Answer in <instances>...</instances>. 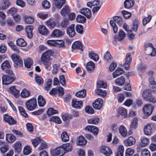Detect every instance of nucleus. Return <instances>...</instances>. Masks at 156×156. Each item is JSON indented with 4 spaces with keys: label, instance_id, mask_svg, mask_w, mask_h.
<instances>
[{
    "label": "nucleus",
    "instance_id": "nucleus-1",
    "mask_svg": "<svg viewBox=\"0 0 156 156\" xmlns=\"http://www.w3.org/2000/svg\"><path fill=\"white\" fill-rule=\"evenodd\" d=\"M53 54V51L49 50L44 52L41 56V62L45 68L48 70H50L51 69L50 66L51 65V61L52 59L50 57Z\"/></svg>",
    "mask_w": 156,
    "mask_h": 156
},
{
    "label": "nucleus",
    "instance_id": "nucleus-2",
    "mask_svg": "<svg viewBox=\"0 0 156 156\" xmlns=\"http://www.w3.org/2000/svg\"><path fill=\"white\" fill-rule=\"evenodd\" d=\"M142 96L144 99L146 101L155 103L156 100L152 95L151 90L146 89L144 90L142 93Z\"/></svg>",
    "mask_w": 156,
    "mask_h": 156
},
{
    "label": "nucleus",
    "instance_id": "nucleus-3",
    "mask_svg": "<svg viewBox=\"0 0 156 156\" xmlns=\"http://www.w3.org/2000/svg\"><path fill=\"white\" fill-rule=\"evenodd\" d=\"M25 105L28 110H34L37 107L36 99L35 98L30 99L26 101Z\"/></svg>",
    "mask_w": 156,
    "mask_h": 156
},
{
    "label": "nucleus",
    "instance_id": "nucleus-4",
    "mask_svg": "<svg viewBox=\"0 0 156 156\" xmlns=\"http://www.w3.org/2000/svg\"><path fill=\"white\" fill-rule=\"evenodd\" d=\"M11 57L14 62V66L15 67L17 68L23 65L22 60L18 55L13 54L11 55Z\"/></svg>",
    "mask_w": 156,
    "mask_h": 156
},
{
    "label": "nucleus",
    "instance_id": "nucleus-5",
    "mask_svg": "<svg viewBox=\"0 0 156 156\" xmlns=\"http://www.w3.org/2000/svg\"><path fill=\"white\" fill-rule=\"evenodd\" d=\"M2 83L3 84L8 85L11 84L15 80V76L4 75L2 77Z\"/></svg>",
    "mask_w": 156,
    "mask_h": 156
},
{
    "label": "nucleus",
    "instance_id": "nucleus-6",
    "mask_svg": "<svg viewBox=\"0 0 156 156\" xmlns=\"http://www.w3.org/2000/svg\"><path fill=\"white\" fill-rule=\"evenodd\" d=\"M154 108L153 106L150 104H147L144 107L143 111L144 114L146 115L145 117H144V118H146L151 114Z\"/></svg>",
    "mask_w": 156,
    "mask_h": 156
},
{
    "label": "nucleus",
    "instance_id": "nucleus-7",
    "mask_svg": "<svg viewBox=\"0 0 156 156\" xmlns=\"http://www.w3.org/2000/svg\"><path fill=\"white\" fill-rule=\"evenodd\" d=\"M3 119L5 122L9 125H14L16 123V121L12 117L7 114L4 115Z\"/></svg>",
    "mask_w": 156,
    "mask_h": 156
},
{
    "label": "nucleus",
    "instance_id": "nucleus-8",
    "mask_svg": "<svg viewBox=\"0 0 156 156\" xmlns=\"http://www.w3.org/2000/svg\"><path fill=\"white\" fill-rule=\"evenodd\" d=\"M65 154V152L62 146L56 148L51 152L53 156H63Z\"/></svg>",
    "mask_w": 156,
    "mask_h": 156
},
{
    "label": "nucleus",
    "instance_id": "nucleus-9",
    "mask_svg": "<svg viewBox=\"0 0 156 156\" xmlns=\"http://www.w3.org/2000/svg\"><path fill=\"white\" fill-rule=\"evenodd\" d=\"M47 44L52 46H57L59 44V46L62 47L64 46V42L63 41H58L53 40H49L47 41Z\"/></svg>",
    "mask_w": 156,
    "mask_h": 156
},
{
    "label": "nucleus",
    "instance_id": "nucleus-10",
    "mask_svg": "<svg viewBox=\"0 0 156 156\" xmlns=\"http://www.w3.org/2000/svg\"><path fill=\"white\" fill-rule=\"evenodd\" d=\"M130 56V53H127L126 58V62L123 64L124 67L125 69L127 70L129 69L130 64L132 61V58Z\"/></svg>",
    "mask_w": 156,
    "mask_h": 156
},
{
    "label": "nucleus",
    "instance_id": "nucleus-11",
    "mask_svg": "<svg viewBox=\"0 0 156 156\" xmlns=\"http://www.w3.org/2000/svg\"><path fill=\"white\" fill-rule=\"evenodd\" d=\"M103 104L102 99L98 98L96 99L93 103V106L95 109H100L102 108Z\"/></svg>",
    "mask_w": 156,
    "mask_h": 156
},
{
    "label": "nucleus",
    "instance_id": "nucleus-12",
    "mask_svg": "<svg viewBox=\"0 0 156 156\" xmlns=\"http://www.w3.org/2000/svg\"><path fill=\"white\" fill-rule=\"evenodd\" d=\"M136 142L135 139L132 136H130L125 140L124 144L127 147L131 146L134 145Z\"/></svg>",
    "mask_w": 156,
    "mask_h": 156
},
{
    "label": "nucleus",
    "instance_id": "nucleus-13",
    "mask_svg": "<svg viewBox=\"0 0 156 156\" xmlns=\"http://www.w3.org/2000/svg\"><path fill=\"white\" fill-rule=\"evenodd\" d=\"M72 48L73 49L79 50L81 51H83V50L82 43L79 41H76L74 42L72 44Z\"/></svg>",
    "mask_w": 156,
    "mask_h": 156
},
{
    "label": "nucleus",
    "instance_id": "nucleus-14",
    "mask_svg": "<svg viewBox=\"0 0 156 156\" xmlns=\"http://www.w3.org/2000/svg\"><path fill=\"white\" fill-rule=\"evenodd\" d=\"M80 12L86 16L87 18L90 19L91 17V12L90 9L83 8L80 11Z\"/></svg>",
    "mask_w": 156,
    "mask_h": 156
},
{
    "label": "nucleus",
    "instance_id": "nucleus-15",
    "mask_svg": "<svg viewBox=\"0 0 156 156\" xmlns=\"http://www.w3.org/2000/svg\"><path fill=\"white\" fill-rule=\"evenodd\" d=\"M74 27L75 24H72L69 26L67 29V34L71 37H73L76 34Z\"/></svg>",
    "mask_w": 156,
    "mask_h": 156
},
{
    "label": "nucleus",
    "instance_id": "nucleus-16",
    "mask_svg": "<svg viewBox=\"0 0 156 156\" xmlns=\"http://www.w3.org/2000/svg\"><path fill=\"white\" fill-rule=\"evenodd\" d=\"M85 130L92 132L95 136L97 135L98 133V128L97 127L93 126H87L85 128Z\"/></svg>",
    "mask_w": 156,
    "mask_h": 156
},
{
    "label": "nucleus",
    "instance_id": "nucleus-17",
    "mask_svg": "<svg viewBox=\"0 0 156 156\" xmlns=\"http://www.w3.org/2000/svg\"><path fill=\"white\" fill-rule=\"evenodd\" d=\"M101 151L106 156H109L112 153L111 149L109 147L105 146H102Z\"/></svg>",
    "mask_w": 156,
    "mask_h": 156
},
{
    "label": "nucleus",
    "instance_id": "nucleus-18",
    "mask_svg": "<svg viewBox=\"0 0 156 156\" xmlns=\"http://www.w3.org/2000/svg\"><path fill=\"white\" fill-rule=\"evenodd\" d=\"M25 29L27 37L29 38H31L33 37V27L31 25H29L27 26Z\"/></svg>",
    "mask_w": 156,
    "mask_h": 156
},
{
    "label": "nucleus",
    "instance_id": "nucleus-19",
    "mask_svg": "<svg viewBox=\"0 0 156 156\" xmlns=\"http://www.w3.org/2000/svg\"><path fill=\"white\" fill-rule=\"evenodd\" d=\"M87 143V140L82 136L78 137L76 140V143L79 146H84Z\"/></svg>",
    "mask_w": 156,
    "mask_h": 156
},
{
    "label": "nucleus",
    "instance_id": "nucleus-20",
    "mask_svg": "<svg viewBox=\"0 0 156 156\" xmlns=\"http://www.w3.org/2000/svg\"><path fill=\"white\" fill-rule=\"evenodd\" d=\"M140 141V145L142 147H146L148 146L149 143V139L144 136L141 137Z\"/></svg>",
    "mask_w": 156,
    "mask_h": 156
},
{
    "label": "nucleus",
    "instance_id": "nucleus-21",
    "mask_svg": "<svg viewBox=\"0 0 156 156\" xmlns=\"http://www.w3.org/2000/svg\"><path fill=\"white\" fill-rule=\"evenodd\" d=\"M72 107L74 108L80 109L83 106V102L81 101L73 99L72 100Z\"/></svg>",
    "mask_w": 156,
    "mask_h": 156
},
{
    "label": "nucleus",
    "instance_id": "nucleus-22",
    "mask_svg": "<svg viewBox=\"0 0 156 156\" xmlns=\"http://www.w3.org/2000/svg\"><path fill=\"white\" fill-rule=\"evenodd\" d=\"M126 36V34L122 30H121L119 33V36H115L114 37V40L115 41H120L123 40Z\"/></svg>",
    "mask_w": 156,
    "mask_h": 156
},
{
    "label": "nucleus",
    "instance_id": "nucleus-23",
    "mask_svg": "<svg viewBox=\"0 0 156 156\" xmlns=\"http://www.w3.org/2000/svg\"><path fill=\"white\" fill-rule=\"evenodd\" d=\"M63 34V32L58 29H56L53 31L51 36L52 37H59L62 36Z\"/></svg>",
    "mask_w": 156,
    "mask_h": 156
},
{
    "label": "nucleus",
    "instance_id": "nucleus-24",
    "mask_svg": "<svg viewBox=\"0 0 156 156\" xmlns=\"http://www.w3.org/2000/svg\"><path fill=\"white\" fill-rule=\"evenodd\" d=\"M38 31L42 35H47L48 34V30L44 26H40L38 28Z\"/></svg>",
    "mask_w": 156,
    "mask_h": 156
},
{
    "label": "nucleus",
    "instance_id": "nucleus-25",
    "mask_svg": "<svg viewBox=\"0 0 156 156\" xmlns=\"http://www.w3.org/2000/svg\"><path fill=\"white\" fill-rule=\"evenodd\" d=\"M22 144L20 141L16 142L13 145V147L15 151L18 153H20L22 149Z\"/></svg>",
    "mask_w": 156,
    "mask_h": 156
},
{
    "label": "nucleus",
    "instance_id": "nucleus-26",
    "mask_svg": "<svg viewBox=\"0 0 156 156\" xmlns=\"http://www.w3.org/2000/svg\"><path fill=\"white\" fill-rule=\"evenodd\" d=\"M10 92L16 98L19 97L20 94L19 91L17 90L15 86H13L9 88Z\"/></svg>",
    "mask_w": 156,
    "mask_h": 156
},
{
    "label": "nucleus",
    "instance_id": "nucleus-27",
    "mask_svg": "<svg viewBox=\"0 0 156 156\" xmlns=\"http://www.w3.org/2000/svg\"><path fill=\"white\" fill-rule=\"evenodd\" d=\"M134 2L133 0H126L124 3V7L128 9H130L133 6Z\"/></svg>",
    "mask_w": 156,
    "mask_h": 156
},
{
    "label": "nucleus",
    "instance_id": "nucleus-28",
    "mask_svg": "<svg viewBox=\"0 0 156 156\" xmlns=\"http://www.w3.org/2000/svg\"><path fill=\"white\" fill-rule=\"evenodd\" d=\"M54 2L57 8L61 9L63 5L65 3V0H54Z\"/></svg>",
    "mask_w": 156,
    "mask_h": 156
},
{
    "label": "nucleus",
    "instance_id": "nucleus-29",
    "mask_svg": "<svg viewBox=\"0 0 156 156\" xmlns=\"http://www.w3.org/2000/svg\"><path fill=\"white\" fill-rule=\"evenodd\" d=\"M152 125L151 124H148L144 127V132L146 135H149L151 133Z\"/></svg>",
    "mask_w": 156,
    "mask_h": 156
},
{
    "label": "nucleus",
    "instance_id": "nucleus-30",
    "mask_svg": "<svg viewBox=\"0 0 156 156\" xmlns=\"http://www.w3.org/2000/svg\"><path fill=\"white\" fill-rule=\"evenodd\" d=\"M124 71L122 68H118L113 73V77L114 78H115L124 73Z\"/></svg>",
    "mask_w": 156,
    "mask_h": 156
},
{
    "label": "nucleus",
    "instance_id": "nucleus-31",
    "mask_svg": "<svg viewBox=\"0 0 156 156\" xmlns=\"http://www.w3.org/2000/svg\"><path fill=\"white\" fill-rule=\"evenodd\" d=\"M119 133L123 137H126L127 134V130L125 127L123 125L121 126L119 128Z\"/></svg>",
    "mask_w": 156,
    "mask_h": 156
},
{
    "label": "nucleus",
    "instance_id": "nucleus-32",
    "mask_svg": "<svg viewBox=\"0 0 156 156\" xmlns=\"http://www.w3.org/2000/svg\"><path fill=\"white\" fill-rule=\"evenodd\" d=\"M63 149H64L65 154L67 151H71L73 148V145L71 144L67 143L62 145Z\"/></svg>",
    "mask_w": 156,
    "mask_h": 156
},
{
    "label": "nucleus",
    "instance_id": "nucleus-33",
    "mask_svg": "<svg viewBox=\"0 0 156 156\" xmlns=\"http://www.w3.org/2000/svg\"><path fill=\"white\" fill-rule=\"evenodd\" d=\"M6 139L7 141L9 143H12L16 140V137L11 134L6 135Z\"/></svg>",
    "mask_w": 156,
    "mask_h": 156
},
{
    "label": "nucleus",
    "instance_id": "nucleus-34",
    "mask_svg": "<svg viewBox=\"0 0 156 156\" xmlns=\"http://www.w3.org/2000/svg\"><path fill=\"white\" fill-rule=\"evenodd\" d=\"M86 68L87 70L91 72L94 70L95 68V65L94 62L92 61L88 62Z\"/></svg>",
    "mask_w": 156,
    "mask_h": 156
},
{
    "label": "nucleus",
    "instance_id": "nucleus-35",
    "mask_svg": "<svg viewBox=\"0 0 156 156\" xmlns=\"http://www.w3.org/2000/svg\"><path fill=\"white\" fill-rule=\"evenodd\" d=\"M38 102L39 106L43 107L45 105L46 101L42 96L40 95L38 98Z\"/></svg>",
    "mask_w": 156,
    "mask_h": 156
},
{
    "label": "nucleus",
    "instance_id": "nucleus-36",
    "mask_svg": "<svg viewBox=\"0 0 156 156\" xmlns=\"http://www.w3.org/2000/svg\"><path fill=\"white\" fill-rule=\"evenodd\" d=\"M1 67L2 69L5 70L10 68V65L9 61L7 60L4 61L1 64Z\"/></svg>",
    "mask_w": 156,
    "mask_h": 156
},
{
    "label": "nucleus",
    "instance_id": "nucleus-37",
    "mask_svg": "<svg viewBox=\"0 0 156 156\" xmlns=\"http://www.w3.org/2000/svg\"><path fill=\"white\" fill-rule=\"evenodd\" d=\"M70 11L68 6H66L64 7L61 10L60 13L61 15L64 16L66 15H68Z\"/></svg>",
    "mask_w": 156,
    "mask_h": 156
},
{
    "label": "nucleus",
    "instance_id": "nucleus-38",
    "mask_svg": "<svg viewBox=\"0 0 156 156\" xmlns=\"http://www.w3.org/2000/svg\"><path fill=\"white\" fill-rule=\"evenodd\" d=\"M88 56L91 59L94 61H97L99 60V58L98 55L93 51L89 52Z\"/></svg>",
    "mask_w": 156,
    "mask_h": 156
},
{
    "label": "nucleus",
    "instance_id": "nucleus-39",
    "mask_svg": "<svg viewBox=\"0 0 156 156\" xmlns=\"http://www.w3.org/2000/svg\"><path fill=\"white\" fill-rule=\"evenodd\" d=\"M10 3L9 1H4L0 5V10H4L7 9Z\"/></svg>",
    "mask_w": 156,
    "mask_h": 156
},
{
    "label": "nucleus",
    "instance_id": "nucleus-40",
    "mask_svg": "<svg viewBox=\"0 0 156 156\" xmlns=\"http://www.w3.org/2000/svg\"><path fill=\"white\" fill-rule=\"evenodd\" d=\"M116 84L119 86L123 85L125 82V79L124 77L122 76L116 79L115 80Z\"/></svg>",
    "mask_w": 156,
    "mask_h": 156
},
{
    "label": "nucleus",
    "instance_id": "nucleus-41",
    "mask_svg": "<svg viewBox=\"0 0 156 156\" xmlns=\"http://www.w3.org/2000/svg\"><path fill=\"white\" fill-rule=\"evenodd\" d=\"M99 3L100 1L99 0H95L87 2V5L88 7L91 8L93 6L99 5Z\"/></svg>",
    "mask_w": 156,
    "mask_h": 156
},
{
    "label": "nucleus",
    "instance_id": "nucleus-42",
    "mask_svg": "<svg viewBox=\"0 0 156 156\" xmlns=\"http://www.w3.org/2000/svg\"><path fill=\"white\" fill-rule=\"evenodd\" d=\"M124 151V147L122 145H119L115 156H123Z\"/></svg>",
    "mask_w": 156,
    "mask_h": 156
},
{
    "label": "nucleus",
    "instance_id": "nucleus-43",
    "mask_svg": "<svg viewBox=\"0 0 156 156\" xmlns=\"http://www.w3.org/2000/svg\"><path fill=\"white\" fill-rule=\"evenodd\" d=\"M31 150V147L30 146H26L24 148L23 153L25 155H28L32 153Z\"/></svg>",
    "mask_w": 156,
    "mask_h": 156
},
{
    "label": "nucleus",
    "instance_id": "nucleus-44",
    "mask_svg": "<svg viewBox=\"0 0 156 156\" xmlns=\"http://www.w3.org/2000/svg\"><path fill=\"white\" fill-rule=\"evenodd\" d=\"M86 95V91L85 90H83L77 92L76 94V96L80 98L85 97Z\"/></svg>",
    "mask_w": 156,
    "mask_h": 156
},
{
    "label": "nucleus",
    "instance_id": "nucleus-45",
    "mask_svg": "<svg viewBox=\"0 0 156 156\" xmlns=\"http://www.w3.org/2000/svg\"><path fill=\"white\" fill-rule=\"evenodd\" d=\"M16 44L17 45L20 47H25L27 45L26 42L23 39H19L16 41Z\"/></svg>",
    "mask_w": 156,
    "mask_h": 156
},
{
    "label": "nucleus",
    "instance_id": "nucleus-46",
    "mask_svg": "<svg viewBox=\"0 0 156 156\" xmlns=\"http://www.w3.org/2000/svg\"><path fill=\"white\" fill-rule=\"evenodd\" d=\"M118 112L119 114L123 117H126L127 115V110L124 108L121 107L119 108Z\"/></svg>",
    "mask_w": 156,
    "mask_h": 156
},
{
    "label": "nucleus",
    "instance_id": "nucleus-47",
    "mask_svg": "<svg viewBox=\"0 0 156 156\" xmlns=\"http://www.w3.org/2000/svg\"><path fill=\"white\" fill-rule=\"evenodd\" d=\"M24 64L26 67L30 68L33 64V61L30 58L26 59L24 60Z\"/></svg>",
    "mask_w": 156,
    "mask_h": 156
},
{
    "label": "nucleus",
    "instance_id": "nucleus-48",
    "mask_svg": "<svg viewBox=\"0 0 156 156\" xmlns=\"http://www.w3.org/2000/svg\"><path fill=\"white\" fill-rule=\"evenodd\" d=\"M47 25L50 28H54L56 25V23L55 21L51 19H49L47 22Z\"/></svg>",
    "mask_w": 156,
    "mask_h": 156
},
{
    "label": "nucleus",
    "instance_id": "nucleus-49",
    "mask_svg": "<svg viewBox=\"0 0 156 156\" xmlns=\"http://www.w3.org/2000/svg\"><path fill=\"white\" fill-rule=\"evenodd\" d=\"M30 95V92L29 91L26 89H23L20 94L22 97L26 98L28 97Z\"/></svg>",
    "mask_w": 156,
    "mask_h": 156
},
{
    "label": "nucleus",
    "instance_id": "nucleus-50",
    "mask_svg": "<svg viewBox=\"0 0 156 156\" xmlns=\"http://www.w3.org/2000/svg\"><path fill=\"white\" fill-rule=\"evenodd\" d=\"M99 119L98 118L95 117L88 120L89 123L97 124L99 123Z\"/></svg>",
    "mask_w": 156,
    "mask_h": 156
},
{
    "label": "nucleus",
    "instance_id": "nucleus-51",
    "mask_svg": "<svg viewBox=\"0 0 156 156\" xmlns=\"http://www.w3.org/2000/svg\"><path fill=\"white\" fill-rule=\"evenodd\" d=\"M42 139H41L39 137H36L35 139L32 140V143L33 146L36 147L38 144L41 142Z\"/></svg>",
    "mask_w": 156,
    "mask_h": 156
},
{
    "label": "nucleus",
    "instance_id": "nucleus-52",
    "mask_svg": "<svg viewBox=\"0 0 156 156\" xmlns=\"http://www.w3.org/2000/svg\"><path fill=\"white\" fill-rule=\"evenodd\" d=\"M96 93L102 97H104L106 95L107 93L105 90L98 88L96 91Z\"/></svg>",
    "mask_w": 156,
    "mask_h": 156
},
{
    "label": "nucleus",
    "instance_id": "nucleus-53",
    "mask_svg": "<svg viewBox=\"0 0 156 156\" xmlns=\"http://www.w3.org/2000/svg\"><path fill=\"white\" fill-rule=\"evenodd\" d=\"M35 79L36 82L38 84L41 85L43 84V80L42 78L39 76L37 74H36Z\"/></svg>",
    "mask_w": 156,
    "mask_h": 156
},
{
    "label": "nucleus",
    "instance_id": "nucleus-54",
    "mask_svg": "<svg viewBox=\"0 0 156 156\" xmlns=\"http://www.w3.org/2000/svg\"><path fill=\"white\" fill-rule=\"evenodd\" d=\"M50 121L58 124L61 123V120L59 117L56 116L51 117L50 119Z\"/></svg>",
    "mask_w": 156,
    "mask_h": 156
},
{
    "label": "nucleus",
    "instance_id": "nucleus-55",
    "mask_svg": "<svg viewBox=\"0 0 156 156\" xmlns=\"http://www.w3.org/2000/svg\"><path fill=\"white\" fill-rule=\"evenodd\" d=\"M18 12L17 9L15 8H12L7 11V13L9 14H11L12 16L16 14Z\"/></svg>",
    "mask_w": 156,
    "mask_h": 156
},
{
    "label": "nucleus",
    "instance_id": "nucleus-56",
    "mask_svg": "<svg viewBox=\"0 0 156 156\" xmlns=\"http://www.w3.org/2000/svg\"><path fill=\"white\" fill-rule=\"evenodd\" d=\"M97 87L98 88H105L107 85L106 83L103 81L100 80L97 82Z\"/></svg>",
    "mask_w": 156,
    "mask_h": 156
},
{
    "label": "nucleus",
    "instance_id": "nucleus-57",
    "mask_svg": "<svg viewBox=\"0 0 156 156\" xmlns=\"http://www.w3.org/2000/svg\"><path fill=\"white\" fill-rule=\"evenodd\" d=\"M61 138L62 141L64 142H66L69 140V136L66 132L64 131L62 133Z\"/></svg>",
    "mask_w": 156,
    "mask_h": 156
},
{
    "label": "nucleus",
    "instance_id": "nucleus-58",
    "mask_svg": "<svg viewBox=\"0 0 156 156\" xmlns=\"http://www.w3.org/2000/svg\"><path fill=\"white\" fill-rule=\"evenodd\" d=\"M76 20L78 22L83 23L85 22L86 19L84 16L79 15L77 16Z\"/></svg>",
    "mask_w": 156,
    "mask_h": 156
},
{
    "label": "nucleus",
    "instance_id": "nucleus-59",
    "mask_svg": "<svg viewBox=\"0 0 156 156\" xmlns=\"http://www.w3.org/2000/svg\"><path fill=\"white\" fill-rule=\"evenodd\" d=\"M113 20L116 22L119 26L122 25V22L121 18L119 16H115L113 18Z\"/></svg>",
    "mask_w": 156,
    "mask_h": 156
},
{
    "label": "nucleus",
    "instance_id": "nucleus-60",
    "mask_svg": "<svg viewBox=\"0 0 156 156\" xmlns=\"http://www.w3.org/2000/svg\"><path fill=\"white\" fill-rule=\"evenodd\" d=\"M18 109L22 115L25 117H28V115L23 107L19 106L18 107Z\"/></svg>",
    "mask_w": 156,
    "mask_h": 156
},
{
    "label": "nucleus",
    "instance_id": "nucleus-61",
    "mask_svg": "<svg viewBox=\"0 0 156 156\" xmlns=\"http://www.w3.org/2000/svg\"><path fill=\"white\" fill-rule=\"evenodd\" d=\"M110 23L113 28L114 32L116 33L118 31V27L115 22L113 20H111L110 21Z\"/></svg>",
    "mask_w": 156,
    "mask_h": 156
},
{
    "label": "nucleus",
    "instance_id": "nucleus-62",
    "mask_svg": "<svg viewBox=\"0 0 156 156\" xmlns=\"http://www.w3.org/2000/svg\"><path fill=\"white\" fill-rule=\"evenodd\" d=\"M58 111L53 108H49L47 111V113L48 115H51L58 113Z\"/></svg>",
    "mask_w": 156,
    "mask_h": 156
},
{
    "label": "nucleus",
    "instance_id": "nucleus-63",
    "mask_svg": "<svg viewBox=\"0 0 156 156\" xmlns=\"http://www.w3.org/2000/svg\"><path fill=\"white\" fill-rule=\"evenodd\" d=\"M24 19L25 20V22L28 24H31L34 21L33 18L30 16H26L24 17Z\"/></svg>",
    "mask_w": 156,
    "mask_h": 156
},
{
    "label": "nucleus",
    "instance_id": "nucleus-64",
    "mask_svg": "<svg viewBox=\"0 0 156 156\" xmlns=\"http://www.w3.org/2000/svg\"><path fill=\"white\" fill-rule=\"evenodd\" d=\"M142 156H151L150 151L146 148L142 150L141 152Z\"/></svg>",
    "mask_w": 156,
    "mask_h": 156
}]
</instances>
